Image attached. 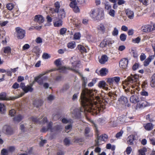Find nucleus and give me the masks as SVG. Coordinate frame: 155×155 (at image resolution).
Segmentation results:
<instances>
[{"label":"nucleus","instance_id":"obj_16","mask_svg":"<svg viewBox=\"0 0 155 155\" xmlns=\"http://www.w3.org/2000/svg\"><path fill=\"white\" fill-rule=\"evenodd\" d=\"M118 101L121 104L125 105L126 108L129 107L130 106V105L128 103V101L127 97H120Z\"/></svg>","mask_w":155,"mask_h":155},{"label":"nucleus","instance_id":"obj_44","mask_svg":"<svg viewBox=\"0 0 155 155\" xmlns=\"http://www.w3.org/2000/svg\"><path fill=\"white\" fill-rule=\"evenodd\" d=\"M120 40L122 41H125L127 38V35L124 33L121 34L120 36Z\"/></svg>","mask_w":155,"mask_h":155},{"label":"nucleus","instance_id":"obj_31","mask_svg":"<svg viewBox=\"0 0 155 155\" xmlns=\"http://www.w3.org/2000/svg\"><path fill=\"white\" fill-rule=\"evenodd\" d=\"M67 46L68 48L73 49L76 47V43L74 41H71L67 44Z\"/></svg>","mask_w":155,"mask_h":155},{"label":"nucleus","instance_id":"obj_8","mask_svg":"<svg viewBox=\"0 0 155 155\" xmlns=\"http://www.w3.org/2000/svg\"><path fill=\"white\" fill-rule=\"evenodd\" d=\"M93 94L92 91L85 88L83 90L80 97H93Z\"/></svg>","mask_w":155,"mask_h":155},{"label":"nucleus","instance_id":"obj_38","mask_svg":"<svg viewBox=\"0 0 155 155\" xmlns=\"http://www.w3.org/2000/svg\"><path fill=\"white\" fill-rule=\"evenodd\" d=\"M60 14L61 18V19L64 18H65V12L64 9H61L60 11H59Z\"/></svg>","mask_w":155,"mask_h":155},{"label":"nucleus","instance_id":"obj_41","mask_svg":"<svg viewBox=\"0 0 155 155\" xmlns=\"http://www.w3.org/2000/svg\"><path fill=\"white\" fill-rule=\"evenodd\" d=\"M54 64L57 67H59L61 65V59L58 58L56 60L54 61Z\"/></svg>","mask_w":155,"mask_h":155},{"label":"nucleus","instance_id":"obj_6","mask_svg":"<svg viewBox=\"0 0 155 155\" xmlns=\"http://www.w3.org/2000/svg\"><path fill=\"white\" fill-rule=\"evenodd\" d=\"M69 69L72 70L74 72L78 73V75L81 77V80L82 81V86L83 87L85 88L87 82V78L83 77L82 74L78 72V70L70 68Z\"/></svg>","mask_w":155,"mask_h":155},{"label":"nucleus","instance_id":"obj_57","mask_svg":"<svg viewBox=\"0 0 155 155\" xmlns=\"http://www.w3.org/2000/svg\"><path fill=\"white\" fill-rule=\"evenodd\" d=\"M16 113L14 109H12L9 111V115L11 116H13Z\"/></svg>","mask_w":155,"mask_h":155},{"label":"nucleus","instance_id":"obj_28","mask_svg":"<svg viewBox=\"0 0 155 155\" xmlns=\"http://www.w3.org/2000/svg\"><path fill=\"white\" fill-rule=\"evenodd\" d=\"M108 72V70L106 68H102L100 71V75L101 76H105Z\"/></svg>","mask_w":155,"mask_h":155},{"label":"nucleus","instance_id":"obj_36","mask_svg":"<svg viewBox=\"0 0 155 155\" xmlns=\"http://www.w3.org/2000/svg\"><path fill=\"white\" fill-rule=\"evenodd\" d=\"M6 110L5 105L2 104L0 103V113L3 114L5 113Z\"/></svg>","mask_w":155,"mask_h":155},{"label":"nucleus","instance_id":"obj_37","mask_svg":"<svg viewBox=\"0 0 155 155\" xmlns=\"http://www.w3.org/2000/svg\"><path fill=\"white\" fill-rule=\"evenodd\" d=\"M14 7V5L12 3H9L7 4L6 5V7L7 9L10 11L12 10Z\"/></svg>","mask_w":155,"mask_h":155},{"label":"nucleus","instance_id":"obj_11","mask_svg":"<svg viewBox=\"0 0 155 155\" xmlns=\"http://www.w3.org/2000/svg\"><path fill=\"white\" fill-rule=\"evenodd\" d=\"M55 8H51L50 9V11L52 14L58 13L59 12L60 5L59 2H56L54 4Z\"/></svg>","mask_w":155,"mask_h":155},{"label":"nucleus","instance_id":"obj_15","mask_svg":"<svg viewBox=\"0 0 155 155\" xmlns=\"http://www.w3.org/2000/svg\"><path fill=\"white\" fill-rule=\"evenodd\" d=\"M34 21L36 22H38L40 24L43 23L44 21V17L41 15H36L34 17Z\"/></svg>","mask_w":155,"mask_h":155},{"label":"nucleus","instance_id":"obj_30","mask_svg":"<svg viewBox=\"0 0 155 155\" xmlns=\"http://www.w3.org/2000/svg\"><path fill=\"white\" fill-rule=\"evenodd\" d=\"M147 151V149L145 147H143L138 150V155H145V153Z\"/></svg>","mask_w":155,"mask_h":155},{"label":"nucleus","instance_id":"obj_59","mask_svg":"<svg viewBox=\"0 0 155 155\" xmlns=\"http://www.w3.org/2000/svg\"><path fill=\"white\" fill-rule=\"evenodd\" d=\"M117 1H118L117 2V4L119 5L124 4L126 2L124 0H117Z\"/></svg>","mask_w":155,"mask_h":155},{"label":"nucleus","instance_id":"obj_1","mask_svg":"<svg viewBox=\"0 0 155 155\" xmlns=\"http://www.w3.org/2000/svg\"><path fill=\"white\" fill-rule=\"evenodd\" d=\"M81 101L84 110L93 115L102 111L107 103L102 97H81Z\"/></svg>","mask_w":155,"mask_h":155},{"label":"nucleus","instance_id":"obj_12","mask_svg":"<svg viewBox=\"0 0 155 155\" xmlns=\"http://www.w3.org/2000/svg\"><path fill=\"white\" fill-rule=\"evenodd\" d=\"M113 42L110 39H105L101 42L100 46L101 48H103L106 47L107 45L112 44Z\"/></svg>","mask_w":155,"mask_h":155},{"label":"nucleus","instance_id":"obj_33","mask_svg":"<svg viewBox=\"0 0 155 155\" xmlns=\"http://www.w3.org/2000/svg\"><path fill=\"white\" fill-rule=\"evenodd\" d=\"M150 85L152 87H155V73L151 78Z\"/></svg>","mask_w":155,"mask_h":155},{"label":"nucleus","instance_id":"obj_13","mask_svg":"<svg viewBox=\"0 0 155 155\" xmlns=\"http://www.w3.org/2000/svg\"><path fill=\"white\" fill-rule=\"evenodd\" d=\"M108 137L107 136L106 134H104L98 137L97 141H96V144L99 145L103 143L102 142H103L105 141Z\"/></svg>","mask_w":155,"mask_h":155},{"label":"nucleus","instance_id":"obj_62","mask_svg":"<svg viewBox=\"0 0 155 155\" xmlns=\"http://www.w3.org/2000/svg\"><path fill=\"white\" fill-rule=\"evenodd\" d=\"M50 57V56L47 53H44L42 55V58L45 59H47Z\"/></svg>","mask_w":155,"mask_h":155},{"label":"nucleus","instance_id":"obj_24","mask_svg":"<svg viewBox=\"0 0 155 155\" xmlns=\"http://www.w3.org/2000/svg\"><path fill=\"white\" fill-rule=\"evenodd\" d=\"M144 127L146 130L149 131L153 129V126L152 123H148L144 124Z\"/></svg>","mask_w":155,"mask_h":155},{"label":"nucleus","instance_id":"obj_53","mask_svg":"<svg viewBox=\"0 0 155 155\" xmlns=\"http://www.w3.org/2000/svg\"><path fill=\"white\" fill-rule=\"evenodd\" d=\"M90 129L89 127H87L86 128L85 130V134L86 136H89L88 134L90 132Z\"/></svg>","mask_w":155,"mask_h":155},{"label":"nucleus","instance_id":"obj_19","mask_svg":"<svg viewBox=\"0 0 155 155\" xmlns=\"http://www.w3.org/2000/svg\"><path fill=\"white\" fill-rule=\"evenodd\" d=\"M45 74H41L38 76L36 77L35 78L34 80L33 81L37 82L39 85H42L43 84V80L42 79H39L41 78L42 76L44 75Z\"/></svg>","mask_w":155,"mask_h":155},{"label":"nucleus","instance_id":"obj_32","mask_svg":"<svg viewBox=\"0 0 155 155\" xmlns=\"http://www.w3.org/2000/svg\"><path fill=\"white\" fill-rule=\"evenodd\" d=\"M3 51L5 54H9L11 53V49L10 47L6 46L3 48Z\"/></svg>","mask_w":155,"mask_h":155},{"label":"nucleus","instance_id":"obj_17","mask_svg":"<svg viewBox=\"0 0 155 155\" xmlns=\"http://www.w3.org/2000/svg\"><path fill=\"white\" fill-rule=\"evenodd\" d=\"M152 26L150 25H143L141 28V31L145 32H149L152 31Z\"/></svg>","mask_w":155,"mask_h":155},{"label":"nucleus","instance_id":"obj_18","mask_svg":"<svg viewBox=\"0 0 155 155\" xmlns=\"http://www.w3.org/2000/svg\"><path fill=\"white\" fill-rule=\"evenodd\" d=\"M3 132L7 134H11L13 133L11 128L7 125H5L3 127Z\"/></svg>","mask_w":155,"mask_h":155},{"label":"nucleus","instance_id":"obj_42","mask_svg":"<svg viewBox=\"0 0 155 155\" xmlns=\"http://www.w3.org/2000/svg\"><path fill=\"white\" fill-rule=\"evenodd\" d=\"M81 35L79 32L75 33L74 35V38L75 40H78L80 38Z\"/></svg>","mask_w":155,"mask_h":155},{"label":"nucleus","instance_id":"obj_29","mask_svg":"<svg viewBox=\"0 0 155 155\" xmlns=\"http://www.w3.org/2000/svg\"><path fill=\"white\" fill-rule=\"evenodd\" d=\"M106 84L104 81H101L99 83L98 86L102 88L107 90L108 88L107 87H106Z\"/></svg>","mask_w":155,"mask_h":155},{"label":"nucleus","instance_id":"obj_45","mask_svg":"<svg viewBox=\"0 0 155 155\" xmlns=\"http://www.w3.org/2000/svg\"><path fill=\"white\" fill-rule=\"evenodd\" d=\"M67 30L66 28H61L60 30V34L61 35H63L65 34Z\"/></svg>","mask_w":155,"mask_h":155},{"label":"nucleus","instance_id":"obj_58","mask_svg":"<svg viewBox=\"0 0 155 155\" xmlns=\"http://www.w3.org/2000/svg\"><path fill=\"white\" fill-rule=\"evenodd\" d=\"M123 131H120L119 132L117 133L116 134V138H118L120 137H121L122 136L123 134Z\"/></svg>","mask_w":155,"mask_h":155},{"label":"nucleus","instance_id":"obj_35","mask_svg":"<svg viewBox=\"0 0 155 155\" xmlns=\"http://www.w3.org/2000/svg\"><path fill=\"white\" fill-rule=\"evenodd\" d=\"M61 121L64 124H71L73 123V121L71 119H67L65 118L62 119Z\"/></svg>","mask_w":155,"mask_h":155},{"label":"nucleus","instance_id":"obj_56","mask_svg":"<svg viewBox=\"0 0 155 155\" xmlns=\"http://www.w3.org/2000/svg\"><path fill=\"white\" fill-rule=\"evenodd\" d=\"M140 94L143 96H148V93L145 91L144 89H143L142 91L141 92Z\"/></svg>","mask_w":155,"mask_h":155},{"label":"nucleus","instance_id":"obj_39","mask_svg":"<svg viewBox=\"0 0 155 155\" xmlns=\"http://www.w3.org/2000/svg\"><path fill=\"white\" fill-rule=\"evenodd\" d=\"M52 125V123L51 122H50L48 126V128H43L41 130V131L42 132H45L48 129H51V126Z\"/></svg>","mask_w":155,"mask_h":155},{"label":"nucleus","instance_id":"obj_51","mask_svg":"<svg viewBox=\"0 0 155 155\" xmlns=\"http://www.w3.org/2000/svg\"><path fill=\"white\" fill-rule=\"evenodd\" d=\"M109 15L113 17L115 16V11L113 9H110L109 12Z\"/></svg>","mask_w":155,"mask_h":155},{"label":"nucleus","instance_id":"obj_20","mask_svg":"<svg viewBox=\"0 0 155 155\" xmlns=\"http://www.w3.org/2000/svg\"><path fill=\"white\" fill-rule=\"evenodd\" d=\"M108 60V58L107 55L105 54L103 55L99 60V62L101 64H104Z\"/></svg>","mask_w":155,"mask_h":155},{"label":"nucleus","instance_id":"obj_10","mask_svg":"<svg viewBox=\"0 0 155 155\" xmlns=\"http://www.w3.org/2000/svg\"><path fill=\"white\" fill-rule=\"evenodd\" d=\"M120 80V78L119 77H115L108 78L107 81V82L110 85H112L114 82L116 84H118Z\"/></svg>","mask_w":155,"mask_h":155},{"label":"nucleus","instance_id":"obj_52","mask_svg":"<svg viewBox=\"0 0 155 155\" xmlns=\"http://www.w3.org/2000/svg\"><path fill=\"white\" fill-rule=\"evenodd\" d=\"M15 97H0V100L2 101L12 100ZM15 98H14L15 99Z\"/></svg>","mask_w":155,"mask_h":155},{"label":"nucleus","instance_id":"obj_46","mask_svg":"<svg viewBox=\"0 0 155 155\" xmlns=\"http://www.w3.org/2000/svg\"><path fill=\"white\" fill-rule=\"evenodd\" d=\"M141 41V38L139 37H137L136 38L133 39L132 42L134 43H139Z\"/></svg>","mask_w":155,"mask_h":155},{"label":"nucleus","instance_id":"obj_27","mask_svg":"<svg viewBox=\"0 0 155 155\" xmlns=\"http://www.w3.org/2000/svg\"><path fill=\"white\" fill-rule=\"evenodd\" d=\"M134 140V135H131L129 136L127 138V142L130 145H133L134 144L133 141Z\"/></svg>","mask_w":155,"mask_h":155},{"label":"nucleus","instance_id":"obj_9","mask_svg":"<svg viewBox=\"0 0 155 155\" xmlns=\"http://www.w3.org/2000/svg\"><path fill=\"white\" fill-rule=\"evenodd\" d=\"M108 28V25L107 24L101 23L97 26V29L100 32L104 34Z\"/></svg>","mask_w":155,"mask_h":155},{"label":"nucleus","instance_id":"obj_55","mask_svg":"<svg viewBox=\"0 0 155 155\" xmlns=\"http://www.w3.org/2000/svg\"><path fill=\"white\" fill-rule=\"evenodd\" d=\"M132 151V149L130 147H127L126 149V152L127 154H129Z\"/></svg>","mask_w":155,"mask_h":155},{"label":"nucleus","instance_id":"obj_49","mask_svg":"<svg viewBox=\"0 0 155 155\" xmlns=\"http://www.w3.org/2000/svg\"><path fill=\"white\" fill-rule=\"evenodd\" d=\"M143 89L146 88L148 86L147 82V81H144L141 85Z\"/></svg>","mask_w":155,"mask_h":155},{"label":"nucleus","instance_id":"obj_3","mask_svg":"<svg viewBox=\"0 0 155 155\" xmlns=\"http://www.w3.org/2000/svg\"><path fill=\"white\" fill-rule=\"evenodd\" d=\"M90 15L94 21H100L104 18V10L98 8L92 9L90 12Z\"/></svg>","mask_w":155,"mask_h":155},{"label":"nucleus","instance_id":"obj_2","mask_svg":"<svg viewBox=\"0 0 155 155\" xmlns=\"http://www.w3.org/2000/svg\"><path fill=\"white\" fill-rule=\"evenodd\" d=\"M139 76L135 74L134 75H131L128 77L127 80H126L125 85H123V88L125 89L126 91L129 90V89L131 87L134 88L138 86L137 80L138 79Z\"/></svg>","mask_w":155,"mask_h":155},{"label":"nucleus","instance_id":"obj_60","mask_svg":"<svg viewBox=\"0 0 155 155\" xmlns=\"http://www.w3.org/2000/svg\"><path fill=\"white\" fill-rule=\"evenodd\" d=\"M74 11L75 13H78L79 12L80 9L79 7L76 5L73 8Z\"/></svg>","mask_w":155,"mask_h":155},{"label":"nucleus","instance_id":"obj_50","mask_svg":"<svg viewBox=\"0 0 155 155\" xmlns=\"http://www.w3.org/2000/svg\"><path fill=\"white\" fill-rule=\"evenodd\" d=\"M96 82V80L95 79H94L92 80V81L89 83L88 85L89 87H92L93 86L94 84H95Z\"/></svg>","mask_w":155,"mask_h":155},{"label":"nucleus","instance_id":"obj_22","mask_svg":"<svg viewBox=\"0 0 155 155\" xmlns=\"http://www.w3.org/2000/svg\"><path fill=\"white\" fill-rule=\"evenodd\" d=\"M153 59V56L152 55L149 56V57L145 59L143 62V65L145 67L148 66L150 62L151 61L152 59Z\"/></svg>","mask_w":155,"mask_h":155},{"label":"nucleus","instance_id":"obj_25","mask_svg":"<svg viewBox=\"0 0 155 155\" xmlns=\"http://www.w3.org/2000/svg\"><path fill=\"white\" fill-rule=\"evenodd\" d=\"M77 48L82 53L87 52L86 49L82 45H78L77 47Z\"/></svg>","mask_w":155,"mask_h":155},{"label":"nucleus","instance_id":"obj_61","mask_svg":"<svg viewBox=\"0 0 155 155\" xmlns=\"http://www.w3.org/2000/svg\"><path fill=\"white\" fill-rule=\"evenodd\" d=\"M80 113V110L78 109H75L74 110L73 112H72V113L74 115H76L79 114Z\"/></svg>","mask_w":155,"mask_h":155},{"label":"nucleus","instance_id":"obj_14","mask_svg":"<svg viewBox=\"0 0 155 155\" xmlns=\"http://www.w3.org/2000/svg\"><path fill=\"white\" fill-rule=\"evenodd\" d=\"M128 60L126 58L121 59L119 62V66L123 69H125L127 67Z\"/></svg>","mask_w":155,"mask_h":155},{"label":"nucleus","instance_id":"obj_21","mask_svg":"<svg viewBox=\"0 0 155 155\" xmlns=\"http://www.w3.org/2000/svg\"><path fill=\"white\" fill-rule=\"evenodd\" d=\"M54 25L55 27H59L62 26L63 21L61 19L59 18L58 20L53 22Z\"/></svg>","mask_w":155,"mask_h":155},{"label":"nucleus","instance_id":"obj_48","mask_svg":"<svg viewBox=\"0 0 155 155\" xmlns=\"http://www.w3.org/2000/svg\"><path fill=\"white\" fill-rule=\"evenodd\" d=\"M140 60L141 61H144L146 58V56L144 53H142L140 56Z\"/></svg>","mask_w":155,"mask_h":155},{"label":"nucleus","instance_id":"obj_54","mask_svg":"<svg viewBox=\"0 0 155 155\" xmlns=\"http://www.w3.org/2000/svg\"><path fill=\"white\" fill-rule=\"evenodd\" d=\"M77 4L76 2L71 1L70 4L69 5L71 8H73L77 5Z\"/></svg>","mask_w":155,"mask_h":155},{"label":"nucleus","instance_id":"obj_47","mask_svg":"<svg viewBox=\"0 0 155 155\" xmlns=\"http://www.w3.org/2000/svg\"><path fill=\"white\" fill-rule=\"evenodd\" d=\"M118 34V29L116 28H114V30L112 32V35L114 36H117Z\"/></svg>","mask_w":155,"mask_h":155},{"label":"nucleus","instance_id":"obj_64","mask_svg":"<svg viewBox=\"0 0 155 155\" xmlns=\"http://www.w3.org/2000/svg\"><path fill=\"white\" fill-rule=\"evenodd\" d=\"M8 153V150L5 149L2 150L1 151L2 155H7Z\"/></svg>","mask_w":155,"mask_h":155},{"label":"nucleus","instance_id":"obj_5","mask_svg":"<svg viewBox=\"0 0 155 155\" xmlns=\"http://www.w3.org/2000/svg\"><path fill=\"white\" fill-rule=\"evenodd\" d=\"M15 31L16 36L18 39H22L25 36L26 32L25 30L19 27H17L15 28Z\"/></svg>","mask_w":155,"mask_h":155},{"label":"nucleus","instance_id":"obj_23","mask_svg":"<svg viewBox=\"0 0 155 155\" xmlns=\"http://www.w3.org/2000/svg\"><path fill=\"white\" fill-rule=\"evenodd\" d=\"M126 14L128 18L130 19H133L134 17V12L131 10L128 9L126 10Z\"/></svg>","mask_w":155,"mask_h":155},{"label":"nucleus","instance_id":"obj_26","mask_svg":"<svg viewBox=\"0 0 155 155\" xmlns=\"http://www.w3.org/2000/svg\"><path fill=\"white\" fill-rule=\"evenodd\" d=\"M58 67V68L57 69V70H60V72H63V73L65 72L66 70L67 69L71 70L69 69L70 68L74 69V68H70L69 67H68V68H67L66 67H65L64 66H60L59 67ZM71 71H73L72 70H71Z\"/></svg>","mask_w":155,"mask_h":155},{"label":"nucleus","instance_id":"obj_4","mask_svg":"<svg viewBox=\"0 0 155 155\" xmlns=\"http://www.w3.org/2000/svg\"><path fill=\"white\" fill-rule=\"evenodd\" d=\"M143 99V97H130V100L133 103H137L135 109L139 110L143 108L148 105L147 102Z\"/></svg>","mask_w":155,"mask_h":155},{"label":"nucleus","instance_id":"obj_7","mask_svg":"<svg viewBox=\"0 0 155 155\" xmlns=\"http://www.w3.org/2000/svg\"><path fill=\"white\" fill-rule=\"evenodd\" d=\"M34 84V81H33L32 83L30 85H27L26 86L23 90L24 93H21V96H23L24 94L25 93H26L28 92H32L34 90V89L32 87V86Z\"/></svg>","mask_w":155,"mask_h":155},{"label":"nucleus","instance_id":"obj_34","mask_svg":"<svg viewBox=\"0 0 155 155\" xmlns=\"http://www.w3.org/2000/svg\"><path fill=\"white\" fill-rule=\"evenodd\" d=\"M23 118L21 115L19 114L14 118V120L15 122L18 123L21 121Z\"/></svg>","mask_w":155,"mask_h":155},{"label":"nucleus","instance_id":"obj_40","mask_svg":"<svg viewBox=\"0 0 155 155\" xmlns=\"http://www.w3.org/2000/svg\"><path fill=\"white\" fill-rule=\"evenodd\" d=\"M69 88V85L67 84H65L63 87L61 89L60 92H63L66 91Z\"/></svg>","mask_w":155,"mask_h":155},{"label":"nucleus","instance_id":"obj_63","mask_svg":"<svg viewBox=\"0 0 155 155\" xmlns=\"http://www.w3.org/2000/svg\"><path fill=\"white\" fill-rule=\"evenodd\" d=\"M36 42L38 44L41 43L42 42V39L40 37H38L35 40Z\"/></svg>","mask_w":155,"mask_h":155},{"label":"nucleus","instance_id":"obj_43","mask_svg":"<svg viewBox=\"0 0 155 155\" xmlns=\"http://www.w3.org/2000/svg\"><path fill=\"white\" fill-rule=\"evenodd\" d=\"M40 51V49L38 46H35L32 49V51L36 54H38Z\"/></svg>","mask_w":155,"mask_h":155}]
</instances>
